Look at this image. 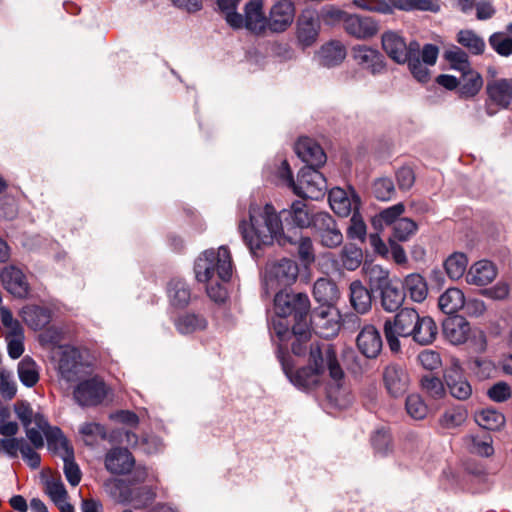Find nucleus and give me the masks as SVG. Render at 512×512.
<instances>
[{
    "mask_svg": "<svg viewBox=\"0 0 512 512\" xmlns=\"http://www.w3.org/2000/svg\"><path fill=\"white\" fill-rule=\"evenodd\" d=\"M291 382L306 390H313L324 384L329 377L339 385L344 378L335 348L328 343L315 342L310 345L307 364L295 373L286 371Z\"/></svg>",
    "mask_w": 512,
    "mask_h": 512,
    "instance_id": "nucleus-1",
    "label": "nucleus"
},
{
    "mask_svg": "<svg viewBox=\"0 0 512 512\" xmlns=\"http://www.w3.org/2000/svg\"><path fill=\"white\" fill-rule=\"evenodd\" d=\"M239 231L251 251L270 244L282 231V221L276 210L268 203H252L249 207V222L241 220Z\"/></svg>",
    "mask_w": 512,
    "mask_h": 512,
    "instance_id": "nucleus-2",
    "label": "nucleus"
},
{
    "mask_svg": "<svg viewBox=\"0 0 512 512\" xmlns=\"http://www.w3.org/2000/svg\"><path fill=\"white\" fill-rule=\"evenodd\" d=\"M275 313L280 318L293 316L295 325L292 334L294 341L292 351L295 355H302L305 349L302 347L311 336L307 322L308 312L310 310V301L306 294L289 293L280 291L274 298Z\"/></svg>",
    "mask_w": 512,
    "mask_h": 512,
    "instance_id": "nucleus-3",
    "label": "nucleus"
},
{
    "mask_svg": "<svg viewBox=\"0 0 512 512\" xmlns=\"http://www.w3.org/2000/svg\"><path fill=\"white\" fill-rule=\"evenodd\" d=\"M194 269L199 282H209L215 278L227 282L232 275L230 251L226 247L205 251L197 258Z\"/></svg>",
    "mask_w": 512,
    "mask_h": 512,
    "instance_id": "nucleus-4",
    "label": "nucleus"
},
{
    "mask_svg": "<svg viewBox=\"0 0 512 512\" xmlns=\"http://www.w3.org/2000/svg\"><path fill=\"white\" fill-rule=\"evenodd\" d=\"M58 372L68 382H76L91 376L93 363L86 352L74 347H64L60 351Z\"/></svg>",
    "mask_w": 512,
    "mask_h": 512,
    "instance_id": "nucleus-5",
    "label": "nucleus"
},
{
    "mask_svg": "<svg viewBox=\"0 0 512 512\" xmlns=\"http://www.w3.org/2000/svg\"><path fill=\"white\" fill-rule=\"evenodd\" d=\"M417 321L418 312L411 307L402 308L393 318L385 321L383 331L392 351L398 352L400 350V337H412Z\"/></svg>",
    "mask_w": 512,
    "mask_h": 512,
    "instance_id": "nucleus-6",
    "label": "nucleus"
},
{
    "mask_svg": "<svg viewBox=\"0 0 512 512\" xmlns=\"http://www.w3.org/2000/svg\"><path fill=\"white\" fill-rule=\"evenodd\" d=\"M381 45L386 55L397 64H405L411 55L420 51L416 41L407 42L400 32L394 30L383 32Z\"/></svg>",
    "mask_w": 512,
    "mask_h": 512,
    "instance_id": "nucleus-7",
    "label": "nucleus"
},
{
    "mask_svg": "<svg viewBox=\"0 0 512 512\" xmlns=\"http://www.w3.org/2000/svg\"><path fill=\"white\" fill-rule=\"evenodd\" d=\"M109 394V388L99 376H88L78 380L73 396L81 406H96L101 404Z\"/></svg>",
    "mask_w": 512,
    "mask_h": 512,
    "instance_id": "nucleus-8",
    "label": "nucleus"
},
{
    "mask_svg": "<svg viewBox=\"0 0 512 512\" xmlns=\"http://www.w3.org/2000/svg\"><path fill=\"white\" fill-rule=\"evenodd\" d=\"M326 191V180L324 176L311 167H304L300 170L298 181L293 192L302 198L319 199Z\"/></svg>",
    "mask_w": 512,
    "mask_h": 512,
    "instance_id": "nucleus-9",
    "label": "nucleus"
},
{
    "mask_svg": "<svg viewBox=\"0 0 512 512\" xmlns=\"http://www.w3.org/2000/svg\"><path fill=\"white\" fill-rule=\"evenodd\" d=\"M297 264L289 259H282L270 264L266 269V285L272 289L292 285L298 277Z\"/></svg>",
    "mask_w": 512,
    "mask_h": 512,
    "instance_id": "nucleus-10",
    "label": "nucleus"
},
{
    "mask_svg": "<svg viewBox=\"0 0 512 512\" xmlns=\"http://www.w3.org/2000/svg\"><path fill=\"white\" fill-rule=\"evenodd\" d=\"M313 294L318 302L328 306L327 309L322 310L314 317L315 325L319 328H323L324 324L322 325L321 322L325 320L326 317L333 315V309L330 308V306L339 299L340 292L333 281L321 278L314 283Z\"/></svg>",
    "mask_w": 512,
    "mask_h": 512,
    "instance_id": "nucleus-11",
    "label": "nucleus"
},
{
    "mask_svg": "<svg viewBox=\"0 0 512 512\" xmlns=\"http://www.w3.org/2000/svg\"><path fill=\"white\" fill-rule=\"evenodd\" d=\"M34 422L41 435L46 437L50 450L60 457H68L73 454V449L69 446L67 439L58 427L51 426L42 414H37L34 417Z\"/></svg>",
    "mask_w": 512,
    "mask_h": 512,
    "instance_id": "nucleus-12",
    "label": "nucleus"
},
{
    "mask_svg": "<svg viewBox=\"0 0 512 512\" xmlns=\"http://www.w3.org/2000/svg\"><path fill=\"white\" fill-rule=\"evenodd\" d=\"M444 381L450 394L458 400H467L472 395V387L466 379L458 360L452 359L444 371Z\"/></svg>",
    "mask_w": 512,
    "mask_h": 512,
    "instance_id": "nucleus-13",
    "label": "nucleus"
},
{
    "mask_svg": "<svg viewBox=\"0 0 512 512\" xmlns=\"http://www.w3.org/2000/svg\"><path fill=\"white\" fill-rule=\"evenodd\" d=\"M37 449L24 438L10 437L0 440V453L3 451L11 457H17L20 452L24 461L33 469L38 468L41 462Z\"/></svg>",
    "mask_w": 512,
    "mask_h": 512,
    "instance_id": "nucleus-14",
    "label": "nucleus"
},
{
    "mask_svg": "<svg viewBox=\"0 0 512 512\" xmlns=\"http://www.w3.org/2000/svg\"><path fill=\"white\" fill-rule=\"evenodd\" d=\"M313 225L322 245L334 248L343 241V236L334 219L327 213H317L314 216Z\"/></svg>",
    "mask_w": 512,
    "mask_h": 512,
    "instance_id": "nucleus-15",
    "label": "nucleus"
},
{
    "mask_svg": "<svg viewBox=\"0 0 512 512\" xmlns=\"http://www.w3.org/2000/svg\"><path fill=\"white\" fill-rule=\"evenodd\" d=\"M382 379L386 391L392 397L402 396L410 384L407 371L398 364L387 365L383 370Z\"/></svg>",
    "mask_w": 512,
    "mask_h": 512,
    "instance_id": "nucleus-16",
    "label": "nucleus"
},
{
    "mask_svg": "<svg viewBox=\"0 0 512 512\" xmlns=\"http://www.w3.org/2000/svg\"><path fill=\"white\" fill-rule=\"evenodd\" d=\"M14 411L25 428L26 437L29 442L35 448H42L44 446V438L34 422V417L38 413H34L30 404L24 401L16 402L14 404Z\"/></svg>",
    "mask_w": 512,
    "mask_h": 512,
    "instance_id": "nucleus-17",
    "label": "nucleus"
},
{
    "mask_svg": "<svg viewBox=\"0 0 512 512\" xmlns=\"http://www.w3.org/2000/svg\"><path fill=\"white\" fill-rule=\"evenodd\" d=\"M344 30L356 39L366 40L377 35L379 24L372 17L350 14L346 18Z\"/></svg>",
    "mask_w": 512,
    "mask_h": 512,
    "instance_id": "nucleus-18",
    "label": "nucleus"
},
{
    "mask_svg": "<svg viewBox=\"0 0 512 512\" xmlns=\"http://www.w3.org/2000/svg\"><path fill=\"white\" fill-rule=\"evenodd\" d=\"M0 279L5 289L17 298H27L30 294V286L25 274L15 266L2 269Z\"/></svg>",
    "mask_w": 512,
    "mask_h": 512,
    "instance_id": "nucleus-19",
    "label": "nucleus"
},
{
    "mask_svg": "<svg viewBox=\"0 0 512 512\" xmlns=\"http://www.w3.org/2000/svg\"><path fill=\"white\" fill-rule=\"evenodd\" d=\"M295 152L303 162L307 163L306 167L316 169L326 162V154L322 147L313 139L301 137L295 144Z\"/></svg>",
    "mask_w": 512,
    "mask_h": 512,
    "instance_id": "nucleus-20",
    "label": "nucleus"
},
{
    "mask_svg": "<svg viewBox=\"0 0 512 512\" xmlns=\"http://www.w3.org/2000/svg\"><path fill=\"white\" fill-rule=\"evenodd\" d=\"M354 61L372 74L381 73L385 68V61L380 52L366 45H356L352 48Z\"/></svg>",
    "mask_w": 512,
    "mask_h": 512,
    "instance_id": "nucleus-21",
    "label": "nucleus"
},
{
    "mask_svg": "<svg viewBox=\"0 0 512 512\" xmlns=\"http://www.w3.org/2000/svg\"><path fill=\"white\" fill-rule=\"evenodd\" d=\"M320 21L314 11H303L297 21V39L303 46L312 45L318 38Z\"/></svg>",
    "mask_w": 512,
    "mask_h": 512,
    "instance_id": "nucleus-22",
    "label": "nucleus"
},
{
    "mask_svg": "<svg viewBox=\"0 0 512 512\" xmlns=\"http://www.w3.org/2000/svg\"><path fill=\"white\" fill-rule=\"evenodd\" d=\"M497 274V268L491 261L479 260L468 268L465 280L469 285L482 287L492 283Z\"/></svg>",
    "mask_w": 512,
    "mask_h": 512,
    "instance_id": "nucleus-23",
    "label": "nucleus"
},
{
    "mask_svg": "<svg viewBox=\"0 0 512 512\" xmlns=\"http://www.w3.org/2000/svg\"><path fill=\"white\" fill-rule=\"evenodd\" d=\"M294 17V4L289 0H281L271 8L268 24L271 30L283 32L293 23Z\"/></svg>",
    "mask_w": 512,
    "mask_h": 512,
    "instance_id": "nucleus-24",
    "label": "nucleus"
},
{
    "mask_svg": "<svg viewBox=\"0 0 512 512\" xmlns=\"http://www.w3.org/2000/svg\"><path fill=\"white\" fill-rule=\"evenodd\" d=\"M331 209L339 216L346 217L359 206V198L354 192H346L342 188H333L329 193Z\"/></svg>",
    "mask_w": 512,
    "mask_h": 512,
    "instance_id": "nucleus-25",
    "label": "nucleus"
},
{
    "mask_svg": "<svg viewBox=\"0 0 512 512\" xmlns=\"http://www.w3.org/2000/svg\"><path fill=\"white\" fill-rule=\"evenodd\" d=\"M402 290L405 298L414 303H423L429 294L428 282L420 273H410L403 278Z\"/></svg>",
    "mask_w": 512,
    "mask_h": 512,
    "instance_id": "nucleus-26",
    "label": "nucleus"
},
{
    "mask_svg": "<svg viewBox=\"0 0 512 512\" xmlns=\"http://www.w3.org/2000/svg\"><path fill=\"white\" fill-rule=\"evenodd\" d=\"M470 333V324L461 316L450 317L443 322L444 337L453 345L465 343Z\"/></svg>",
    "mask_w": 512,
    "mask_h": 512,
    "instance_id": "nucleus-27",
    "label": "nucleus"
},
{
    "mask_svg": "<svg viewBox=\"0 0 512 512\" xmlns=\"http://www.w3.org/2000/svg\"><path fill=\"white\" fill-rule=\"evenodd\" d=\"M357 347L367 358H375L382 349V339L379 331L372 325L365 326L357 337Z\"/></svg>",
    "mask_w": 512,
    "mask_h": 512,
    "instance_id": "nucleus-28",
    "label": "nucleus"
},
{
    "mask_svg": "<svg viewBox=\"0 0 512 512\" xmlns=\"http://www.w3.org/2000/svg\"><path fill=\"white\" fill-rule=\"evenodd\" d=\"M134 464V457L124 448L112 449L105 457V467L113 474L128 473L131 471Z\"/></svg>",
    "mask_w": 512,
    "mask_h": 512,
    "instance_id": "nucleus-29",
    "label": "nucleus"
},
{
    "mask_svg": "<svg viewBox=\"0 0 512 512\" xmlns=\"http://www.w3.org/2000/svg\"><path fill=\"white\" fill-rule=\"evenodd\" d=\"M489 100L495 105L507 108L512 101V79H495L487 83Z\"/></svg>",
    "mask_w": 512,
    "mask_h": 512,
    "instance_id": "nucleus-30",
    "label": "nucleus"
},
{
    "mask_svg": "<svg viewBox=\"0 0 512 512\" xmlns=\"http://www.w3.org/2000/svg\"><path fill=\"white\" fill-rule=\"evenodd\" d=\"M262 0H250L245 6L243 27L254 33H261L266 25V18L262 11Z\"/></svg>",
    "mask_w": 512,
    "mask_h": 512,
    "instance_id": "nucleus-31",
    "label": "nucleus"
},
{
    "mask_svg": "<svg viewBox=\"0 0 512 512\" xmlns=\"http://www.w3.org/2000/svg\"><path fill=\"white\" fill-rule=\"evenodd\" d=\"M459 88L457 90L461 98H472L476 96L483 87L481 74L472 67L460 72Z\"/></svg>",
    "mask_w": 512,
    "mask_h": 512,
    "instance_id": "nucleus-32",
    "label": "nucleus"
},
{
    "mask_svg": "<svg viewBox=\"0 0 512 512\" xmlns=\"http://www.w3.org/2000/svg\"><path fill=\"white\" fill-rule=\"evenodd\" d=\"M174 325L180 334L190 335L204 331L208 326V322L203 315L188 312L179 315L174 320Z\"/></svg>",
    "mask_w": 512,
    "mask_h": 512,
    "instance_id": "nucleus-33",
    "label": "nucleus"
},
{
    "mask_svg": "<svg viewBox=\"0 0 512 512\" xmlns=\"http://www.w3.org/2000/svg\"><path fill=\"white\" fill-rule=\"evenodd\" d=\"M20 315L23 321L34 330L43 329L51 321L50 310L37 305L24 306Z\"/></svg>",
    "mask_w": 512,
    "mask_h": 512,
    "instance_id": "nucleus-34",
    "label": "nucleus"
},
{
    "mask_svg": "<svg viewBox=\"0 0 512 512\" xmlns=\"http://www.w3.org/2000/svg\"><path fill=\"white\" fill-rule=\"evenodd\" d=\"M350 303L355 311L364 314L371 309L372 296L361 281L355 280L349 286Z\"/></svg>",
    "mask_w": 512,
    "mask_h": 512,
    "instance_id": "nucleus-35",
    "label": "nucleus"
},
{
    "mask_svg": "<svg viewBox=\"0 0 512 512\" xmlns=\"http://www.w3.org/2000/svg\"><path fill=\"white\" fill-rule=\"evenodd\" d=\"M438 334V328L435 321L429 316H420L413 330L412 338L421 345L431 344Z\"/></svg>",
    "mask_w": 512,
    "mask_h": 512,
    "instance_id": "nucleus-36",
    "label": "nucleus"
},
{
    "mask_svg": "<svg viewBox=\"0 0 512 512\" xmlns=\"http://www.w3.org/2000/svg\"><path fill=\"white\" fill-rule=\"evenodd\" d=\"M380 291L381 306L387 312L397 311L405 301V294L394 282L384 286Z\"/></svg>",
    "mask_w": 512,
    "mask_h": 512,
    "instance_id": "nucleus-37",
    "label": "nucleus"
},
{
    "mask_svg": "<svg viewBox=\"0 0 512 512\" xmlns=\"http://www.w3.org/2000/svg\"><path fill=\"white\" fill-rule=\"evenodd\" d=\"M465 305V296L459 288H448L438 299V306L446 314H453Z\"/></svg>",
    "mask_w": 512,
    "mask_h": 512,
    "instance_id": "nucleus-38",
    "label": "nucleus"
},
{
    "mask_svg": "<svg viewBox=\"0 0 512 512\" xmlns=\"http://www.w3.org/2000/svg\"><path fill=\"white\" fill-rule=\"evenodd\" d=\"M363 272L371 289L381 290L384 286L393 282L389 277V271L380 265L366 263L363 266Z\"/></svg>",
    "mask_w": 512,
    "mask_h": 512,
    "instance_id": "nucleus-39",
    "label": "nucleus"
},
{
    "mask_svg": "<svg viewBox=\"0 0 512 512\" xmlns=\"http://www.w3.org/2000/svg\"><path fill=\"white\" fill-rule=\"evenodd\" d=\"M468 258L464 253L455 252L444 262L445 272L451 280L462 278L467 272Z\"/></svg>",
    "mask_w": 512,
    "mask_h": 512,
    "instance_id": "nucleus-40",
    "label": "nucleus"
},
{
    "mask_svg": "<svg viewBox=\"0 0 512 512\" xmlns=\"http://www.w3.org/2000/svg\"><path fill=\"white\" fill-rule=\"evenodd\" d=\"M464 443L466 448L474 454L479 456H491L494 452L492 446V439L489 435L478 436V435H468L464 438Z\"/></svg>",
    "mask_w": 512,
    "mask_h": 512,
    "instance_id": "nucleus-41",
    "label": "nucleus"
},
{
    "mask_svg": "<svg viewBox=\"0 0 512 512\" xmlns=\"http://www.w3.org/2000/svg\"><path fill=\"white\" fill-rule=\"evenodd\" d=\"M168 296L171 305L177 308L187 306L191 299V293L188 286L180 280H175L170 283Z\"/></svg>",
    "mask_w": 512,
    "mask_h": 512,
    "instance_id": "nucleus-42",
    "label": "nucleus"
},
{
    "mask_svg": "<svg viewBox=\"0 0 512 512\" xmlns=\"http://www.w3.org/2000/svg\"><path fill=\"white\" fill-rule=\"evenodd\" d=\"M321 56L327 66L340 64L346 57L344 45L338 41H332L322 46Z\"/></svg>",
    "mask_w": 512,
    "mask_h": 512,
    "instance_id": "nucleus-43",
    "label": "nucleus"
},
{
    "mask_svg": "<svg viewBox=\"0 0 512 512\" xmlns=\"http://www.w3.org/2000/svg\"><path fill=\"white\" fill-rule=\"evenodd\" d=\"M457 42L470 53L480 55L484 52L485 42L472 30H461L457 34Z\"/></svg>",
    "mask_w": 512,
    "mask_h": 512,
    "instance_id": "nucleus-44",
    "label": "nucleus"
},
{
    "mask_svg": "<svg viewBox=\"0 0 512 512\" xmlns=\"http://www.w3.org/2000/svg\"><path fill=\"white\" fill-rule=\"evenodd\" d=\"M476 422L485 429L498 430L505 424V417L495 409H483L475 416Z\"/></svg>",
    "mask_w": 512,
    "mask_h": 512,
    "instance_id": "nucleus-45",
    "label": "nucleus"
},
{
    "mask_svg": "<svg viewBox=\"0 0 512 512\" xmlns=\"http://www.w3.org/2000/svg\"><path fill=\"white\" fill-rule=\"evenodd\" d=\"M241 0H218V6L224 15L226 22L235 29L243 27V16L236 13V8Z\"/></svg>",
    "mask_w": 512,
    "mask_h": 512,
    "instance_id": "nucleus-46",
    "label": "nucleus"
},
{
    "mask_svg": "<svg viewBox=\"0 0 512 512\" xmlns=\"http://www.w3.org/2000/svg\"><path fill=\"white\" fill-rule=\"evenodd\" d=\"M18 375L21 382L28 386H34L39 380V372L36 363L31 358H24L18 365Z\"/></svg>",
    "mask_w": 512,
    "mask_h": 512,
    "instance_id": "nucleus-47",
    "label": "nucleus"
},
{
    "mask_svg": "<svg viewBox=\"0 0 512 512\" xmlns=\"http://www.w3.org/2000/svg\"><path fill=\"white\" fill-rule=\"evenodd\" d=\"M444 57L450 67L459 73L472 67L468 55L457 46H453L446 50Z\"/></svg>",
    "mask_w": 512,
    "mask_h": 512,
    "instance_id": "nucleus-48",
    "label": "nucleus"
},
{
    "mask_svg": "<svg viewBox=\"0 0 512 512\" xmlns=\"http://www.w3.org/2000/svg\"><path fill=\"white\" fill-rule=\"evenodd\" d=\"M467 419V411L462 407H453L444 412L439 423L444 429H454L461 426Z\"/></svg>",
    "mask_w": 512,
    "mask_h": 512,
    "instance_id": "nucleus-49",
    "label": "nucleus"
},
{
    "mask_svg": "<svg viewBox=\"0 0 512 512\" xmlns=\"http://www.w3.org/2000/svg\"><path fill=\"white\" fill-rule=\"evenodd\" d=\"M290 213L293 223L300 228L308 227L314 220L306 204L300 200L292 203Z\"/></svg>",
    "mask_w": 512,
    "mask_h": 512,
    "instance_id": "nucleus-50",
    "label": "nucleus"
},
{
    "mask_svg": "<svg viewBox=\"0 0 512 512\" xmlns=\"http://www.w3.org/2000/svg\"><path fill=\"white\" fill-rule=\"evenodd\" d=\"M417 228V224L413 220L401 218L393 225V236L399 241H406L416 233Z\"/></svg>",
    "mask_w": 512,
    "mask_h": 512,
    "instance_id": "nucleus-51",
    "label": "nucleus"
},
{
    "mask_svg": "<svg viewBox=\"0 0 512 512\" xmlns=\"http://www.w3.org/2000/svg\"><path fill=\"white\" fill-rule=\"evenodd\" d=\"M352 4L359 9L380 14H392L394 9L385 0H353Z\"/></svg>",
    "mask_w": 512,
    "mask_h": 512,
    "instance_id": "nucleus-52",
    "label": "nucleus"
},
{
    "mask_svg": "<svg viewBox=\"0 0 512 512\" xmlns=\"http://www.w3.org/2000/svg\"><path fill=\"white\" fill-rule=\"evenodd\" d=\"M406 411L416 420L424 419L428 413L427 405L417 394H411L406 399Z\"/></svg>",
    "mask_w": 512,
    "mask_h": 512,
    "instance_id": "nucleus-53",
    "label": "nucleus"
},
{
    "mask_svg": "<svg viewBox=\"0 0 512 512\" xmlns=\"http://www.w3.org/2000/svg\"><path fill=\"white\" fill-rule=\"evenodd\" d=\"M421 386L428 396L435 399H441L446 394L442 381L432 375L424 376L421 380Z\"/></svg>",
    "mask_w": 512,
    "mask_h": 512,
    "instance_id": "nucleus-54",
    "label": "nucleus"
},
{
    "mask_svg": "<svg viewBox=\"0 0 512 512\" xmlns=\"http://www.w3.org/2000/svg\"><path fill=\"white\" fill-rule=\"evenodd\" d=\"M418 56L419 52H416L409 57L406 63L413 77L419 82L425 83L430 79V72L427 67L428 65L421 62Z\"/></svg>",
    "mask_w": 512,
    "mask_h": 512,
    "instance_id": "nucleus-55",
    "label": "nucleus"
},
{
    "mask_svg": "<svg viewBox=\"0 0 512 512\" xmlns=\"http://www.w3.org/2000/svg\"><path fill=\"white\" fill-rule=\"evenodd\" d=\"M373 194L381 201H389L395 194L393 181L389 178H379L373 184Z\"/></svg>",
    "mask_w": 512,
    "mask_h": 512,
    "instance_id": "nucleus-56",
    "label": "nucleus"
},
{
    "mask_svg": "<svg viewBox=\"0 0 512 512\" xmlns=\"http://www.w3.org/2000/svg\"><path fill=\"white\" fill-rule=\"evenodd\" d=\"M64 462V474L71 486H77L81 481V471L79 466L74 462V453L68 457H61Z\"/></svg>",
    "mask_w": 512,
    "mask_h": 512,
    "instance_id": "nucleus-57",
    "label": "nucleus"
},
{
    "mask_svg": "<svg viewBox=\"0 0 512 512\" xmlns=\"http://www.w3.org/2000/svg\"><path fill=\"white\" fill-rule=\"evenodd\" d=\"M0 316L6 336L19 335L23 333L20 323L13 318L12 313L7 308L0 307Z\"/></svg>",
    "mask_w": 512,
    "mask_h": 512,
    "instance_id": "nucleus-58",
    "label": "nucleus"
},
{
    "mask_svg": "<svg viewBox=\"0 0 512 512\" xmlns=\"http://www.w3.org/2000/svg\"><path fill=\"white\" fill-rule=\"evenodd\" d=\"M489 42L498 54L502 56H509L512 54V38L503 34H493L490 37Z\"/></svg>",
    "mask_w": 512,
    "mask_h": 512,
    "instance_id": "nucleus-59",
    "label": "nucleus"
},
{
    "mask_svg": "<svg viewBox=\"0 0 512 512\" xmlns=\"http://www.w3.org/2000/svg\"><path fill=\"white\" fill-rule=\"evenodd\" d=\"M488 397L494 402H504L511 398L512 389L506 382H498L487 391Z\"/></svg>",
    "mask_w": 512,
    "mask_h": 512,
    "instance_id": "nucleus-60",
    "label": "nucleus"
},
{
    "mask_svg": "<svg viewBox=\"0 0 512 512\" xmlns=\"http://www.w3.org/2000/svg\"><path fill=\"white\" fill-rule=\"evenodd\" d=\"M418 362L426 370H435L441 366L439 353L433 350H424L418 355Z\"/></svg>",
    "mask_w": 512,
    "mask_h": 512,
    "instance_id": "nucleus-61",
    "label": "nucleus"
},
{
    "mask_svg": "<svg viewBox=\"0 0 512 512\" xmlns=\"http://www.w3.org/2000/svg\"><path fill=\"white\" fill-rule=\"evenodd\" d=\"M45 490L54 504L68 498L64 484L60 480L47 481Z\"/></svg>",
    "mask_w": 512,
    "mask_h": 512,
    "instance_id": "nucleus-62",
    "label": "nucleus"
},
{
    "mask_svg": "<svg viewBox=\"0 0 512 512\" xmlns=\"http://www.w3.org/2000/svg\"><path fill=\"white\" fill-rule=\"evenodd\" d=\"M371 442L377 453L385 454L389 450L391 437L388 431L380 429L373 434Z\"/></svg>",
    "mask_w": 512,
    "mask_h": 512,
    "instance_id": "nucleus-63",
    "label": "nucleus"
},
{
    "mask_svg": "<svg viewBox=\"0 0 512 512\" xmlns=\"http://www.w3.org/2000/svg\"><path fill=\"white\" fill-rule=\"evenodd\" d=\"M342 261H343V265L347 269H349V270L356 269L362 261L361 250H359L355 247L345 248L343 250Z\"/></svg>",
    "mask_w": 512,
    "mask_h": 512,
    "instance_id": "nucleus-64",
    "label": "nucleus"
}]
</instances>
